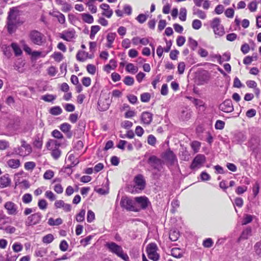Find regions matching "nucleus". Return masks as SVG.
I'll list each match as a JSON object with an SVG mask.
<instances>
[{
	"label": "nucleus",
	"instance_id": "bb28decb",
	"mask_svg": "<svg viewBox=\"0 0 261 261\" xmlns=\"http://www.w3.org/2000/svg\"><path fill=\"white\" fill-rule=\"evenodd\" d=\"M11 47L13 50L14 55L16 57L20 56L22 54V51L17 43L15 42L12 43L11 44Z\"/></svg>",
	"mask_w": 261,
	"mask_h": 261
},
{
	"label": "nucleus",
	"instance_id": "774afa93",
	"mask_svg": "<svg viewBox=\"0 0 261 261\" xmlns=\"http://www.w3.org/2000/svg\"><path fill=\"white\" fill-rule=\"evenodd\" d=\"M156 142L155 137L152 135H149L147 138V143L151 146H154Z\"/></svg>",
	"mask_w": 261,
	"mask_h": 261
},
{
	"label": "nucleus",
	"instance_id": "13d9d810",
	"mask_svg": "<svg viewBox=\"0 0 261 261\" xmlns=\"http://www.w3.org/2000/svg\"><path fill=\"white\" fill-rule=\"evenodd\" d=\"M124 83L127 86H132L134 83V79L130 76H126L123 80Z\"/></svg>",
	"mask_w": 261,
	"mask_h": 261
},
{
	"label": "nucleus",
	"instance_id": "864d4df0",
	"mask_svg": "<svg viewBox=\"0 0 261 261\" xmlns=\"http://www.w3.org/2000/svg\"><path fill=\"white\" fill-rule=\"evenodd\" d=\"M201 146V143L197 141H194L191 143V147L195 152H198Z\"/></svg>",
	"mask_w": 261,
	"mask_h": 261
},
{
	"label": "nucleus",
	"instance_id": "2f4dec72",
	"mask_svg": "<svg viewBox=\"0 0 261 261\" xmlns=\"http://www.w3.org/2000/svg\"><path fill=\"white\" fill-rule=\"evenodd\" d=\"M9 224V219L8 217L4 216L0 218V229H5Z\"/></svg>",
	"mask_w": 261,
	"mask_h": 261
},
{
	"label": "nucleus",
	"instance_id": "79ce46f5",
	"mask_svg": "<svg viewBox=\"0 0 261 261\" xmlns=\"http://www.w3.org/2000/svg\"><path fill=\"white\" fill-rule=\"evenodd\" d=\"M100 27L99 25H92L91 27V32L90 34V38L91 39L93 40L95 35L100 30Z\"/></svg>",
	"mask_w": 261,
	"mask_h": 261
},
{
	"label": "nucleus",
	"instance_id": "6e6d98bb",
	"mask_svg": "<svg viewBox=\"0 0 261 261\" xmlns=\"http://www.w3.org/2000/svg\"><path fill=\"white\" fill-rule=\"evenodd\" d=\"M254 249L255 253L261 257V241L258 242L255 244Z\"/></svg>",
	"mask_w": 261,
	"mask_h": 261
},
{
	"label": "nucleus",
	"instance_id": "cd10ccee",
	"mask_svg": "<svg viewBox=\"0 0 261 261\" xmlns=\"http://www.w3.org/2000/svg\"><path fill=\"white\" fill-rule=\"evenodd\" d=\"M252 229L250 227H247L245 229H244L241 236L239 238V240H246L250 236H251L252 233Z\"/></svg>",
	"mask_w": 261,
	"mask_h": 261
},
{
	"label": "nucleus",
	"instance_id": "f8f14e48",
	"mask_svg": "<svg viewBox=\"0 0 261 261\" xmlns=\"http://www.w3.org/2000/svg\"><path fill=\"white\" fill-rule=\"evenodd\" d=\"M4 207L7 210V214L9 215H15L18 213L17 205L12 201L6 202Z\"/></svg>",
	"mask_w": 261,
	"mask_h": 261
},
{
	"label": "nucleus",
	"instance_id": "423d86ee",
	"mask_svg": "<svg viewBox=\"0 0 261 261\" xmlns=\"http://www.w3.org/2000/svg\"><path fill=\"white\" fill-rule=\"evenodd\" d=\"M145 187V180H134L133 184L127 187V191L131 193H139Z\"/></svg>",
	"mask_w": 261,
	"mask_h": 261
},
{
	"label": "nucleus",
	"instance_id": "49530a36",
	"mask_svg": "<svg viewBox=\"0 0 261 261\" xmlns=\"http://www.w3.org/2000/svg\"><path fill=\"white\" fill-rule=\"evenodd\" d=\"M56 95H54L51 94H46L42 96L41 99L46 102H52L53 101L56 99Z\"/></svg>",
	"mask_w": 261,
	"mask_h": 261
},
{
	"label": "nucleus",
	"instance_id": "473e14b6",
	"mask_svg": "<svg viewBox=\"0 0 261 261\" xmlns=\"http://www.w3.org/2000/svg\"><path fill=\"white\" fill-rule=\"evenodd\" d=\"M82 18L83 20L87 23H92L94 21L93 16L88 13L82 14Z\"/></svg>",
	"mask_w": 261,
	"mask_h": 261
},
{
	"label": "nucleus",
	"instance_id": "e2e57ef3",
	"mask_svg": "<svg viewBox=\"0 0 261 261\" xmlns=\"http://www.w3.org/2000/svg\"><path fill=\"white\" fill-rule=\"evenodd\" d=\"M51 135L55 138L62 139L64 138L63 134L58 130L55 129L51 133Z\"/></svg>",
	"mask_w": 261,
	"mask_h": 261
},
{
	"label": "nucleus",
	"instance_id": "603ef678",
	"mask_svg": "<svg viewBox=\"0 0 261 261\" xmlns=\"http://www.w3.org/2000/svg\"><path fill=\"white\" fill-rule=\"evenodd\" d=\"M22 202L24 203H29L32 200V195L29 193L25 194L22 197Z\"/></svg>",
	"mask_w": 261,
	"mask_h": 261
},
{
	"label": "nucleus",
	"instance_id": "5fc2aeb1",
	"mask_svg": "<svg viewBox=\"0 0 261 261\" xmlns=\"http://www.w3.org/2000/svg\"><path fill=\"white\" fill-rule=\"evenodd\" d=\"M20 43L22 45L23 49L24 51L28 55H31L32 51L31 48L25 43L24 40H21Z\"/></svg>",
	"mask_w": 261,
	"mask_h": 261
},
{
	"label": "nucleus",
	"instance_id": "aec40b11",
	"mask_svg": "<svg viewBox=\"0 0 261 261\" xmlns=\"http://www.w3.org/2000/svg\"><path fill=\"white\" fill-rule=\"evenodd\" d=\"M152 116L153 115L149 112H143L141 116L142 122L146 125H149L152 120Z\"/></svg>",
	"mask_w": 261,
	"mask_h": 261
},
{
	"label": "nucleus",
	"instance_id": "bf43d9fd",
	"mask_svg": "<svg viewBox=\"0 0 261 261\" xmlns=\"http://www.w3.org/2000/svg\"><path fill=\"white\" fill-rule=\"evenodd\" d=\"M54 176V172L51 170H47L44 173L43 177L45 179H51Z\"/></svg>",
	"mask_w": 261,
	"mask_h": 261
},
{
	"label": "nucleus",
	"instance_id": "a211bd4d",
	"mask_svg": "<svg viewBox=\"0 0 261 261\" xmlns=\"http://www.w3.org/2000/svg\"><path fill=\"white\" fill-rule=\"evenodd\" d=\"M102 187L96 186L94 188L95 191L101 195H105L109 193V180H107L105 183L102 184Z\"/></svg>",
	"mask_w": 261,
	"mask_h": 261
},
{
	"label": "nucleus",
	"instance_id": "4be33fe9",
	"mask_svg": "<svg viewBox=\"0 0 261 261\" xmlns=\"http://www.w3.org/2000/svg\"><path fill=\"white\" fill-rule=\"evenodd\" d=\"M246 136L244 133L238 132L234 135L233 142L237 144H241L246 140Z\"/></svg>",
	"mask_w": 261,
	"mask_h": 261
},
{
	"label": "nucleus",
	"instance_id": "c9c22d12",
	"mask_svg": "<svg viewBox=\"0 0 261 261\" xmlns=\"http://www.w3.org/2000/svg\"><path fill=\"white\" fill-rule=\"evenodd\" d=\"M21 147L24 149V151L28 155L30 154L32 151L31 146L30 144H27L26 141L24 140H21Z\"/></svg>",
	"mask_w": 261,
	"mask_h": 261
},
{
	"label": "nucleus",
	"instance_id": "72a5a7b5",
	"mask_svg": "<svg viewBox=\"0 0 261 261\" xmlns=\"http://www.w3.org/2000/svg\"><path fill=\"white\" fill-rule=\"evenodd\" d=\"M125 69L128 72L135 74L138 71V68L133 63H128L126 66Z\"/></svg>",
	"mask_w": 261,
	"mask_h": 261
},
{
	"label": "nucleus",
	"instance_id": "f03ea898",
	"mask_svg": "<svg viewBox=\"0 0 261 261\" xmlns=\"http://www.w3.org/2000/svg\"><path fill=\"white\" fill-rule=\"evenodd\" d=\"M147 164L154 170L161 171L163 169L164 162L154 155H152L147 160Z\"/></svg>",
	"mask_w": 261,
	"mask_h": 261
},
{
	"label": "nucleus",
	"instance_id": "1a4fd4ad",
	"mask_svg": "<svg viewBox=\"0 0 261 261\" xmlns=\"http://www.w3.org/2000/svg\"><path fill=\"white\" fill-rule=\"evenodd\" d=\"M42 217V215L39 212L34 213L29 216L25 222V225L31 226L39 223Z\"/></svg>",
	"mask_w": 261,
	"mask_h": 261
},
{
	"label": "nucleus",
	"instance_id": "a18cd8bd",
	"mask_svg": "<svg viewBox=\"0 0 261 261\" xmlns=\"http://www.w3.org/2000/svg\"><path fill=\"white\" fill-rule=\"evenodd\" d=\"M179 237V232L173 230H171L169 233V239L171 241L174 242L177 240Z\"/></svg>",
	"mask_w": 261,
	"mask_h": 261
},
{
	"label": "nucleus",
	"instance_id": "ddd939ff",
	"mask_svg": "<svg viewBox=\"0 0 261 261\" xmlns=\"http://www.w3.org/2000/svg\"><path fill=\"white\" fill-rule=\"evenodd\" d=\"M219 109L225 113H230L233 111V107L232 101L230 99H226L223 102L220 104Z\"/></svg>",
	"mask_w": 261,
	"mask_h": 261
},
{
	"label": "nucleus",
	"instance_id": "0e129e2a",
	"mask_svg": "<svg viewBox=\"0 0 261 261\" xmlns=\"http://www.w3.org/2000/svg\"><path fill=\"white\" fill-rule=\"evenodd\" d=\"M150 99V94L149 93H143L141 95V100L143 102H147Z\"/></svg>",
	"mask_w": 261,
	"mask_h": 261
},
{
	"label": "nucleus",
	"instance_id": "9b49d317",
	"mask_svg": "<svg viewBox=\"0 0 261 261\" xmlns=\"http://www.w3.org/2000/svg\"><path fill=\"white\" fill-rule=\"evenodd\" d=\"M135 200L142 210L146 209L148 206L151 205L148 198L146 196L136 197Z\"/></svg>",
	"mask_w": 261,
	"mask_h": 261
},
{
	"label": "nucleus",
	"instance_id": "de8ad7c7",
	"mask_svg": "<svg viewBox=\"0 0 261 261\" xmlns=\"http://www.w3.org/2000/svg\"><path fill=\"white\" fill-rule=\"evenodd\" d=\"M79 163V160L77 159H75L74 161L71 162L70 167H68L65 168V172H67L68 174H70L71 173V167L75 166Z\"/></svg>",
	"mask_w": 261,
	"mask_h": 261
},
{
	"label": "nucleus",
	"instance_id": "7ed1b4c3",
	"mask_svg": "<svg viewBox=\"0 0 261 261\" xmlns=\"http://www.w3.org/2000/svg\"><path fill=\"white\" fill-rule=\"evenodd\" d=\"M161 157L168 164L171 166L174 165L177 163L176 155L170 148L167 149L163 152L161 154Z\"/></svg>",
	"mask_w": 261,
	"mask_h": 261
},
{
	"label": "nucleus",
	"instance_id": "b1692460",
	"mask_svg": "<svg viewBox=\"0 0 261 261\" xmlns=\"http://www.w3.org/2000/svg\"><path fill=\"white\" fill-rule=\"evenodd\" d=\"M61 144L56 140L50 139L46 144V147L47 149L50 148H59Z\"/></svg>",
	"mask_w": 261,
	"mask_h": 261
},
{
	"label": "nucleus",
	"instance_id": "052dcab7",
	"mask_svg": "<svg viewBox=\"0 0 261 261\" xmlns=\"http://www.w3.org/2000/svg\"><path fill=\"white\" fill-rule=\"evenodd\" d=\"M7 30L9 33H12L13 32L15 22L7 20Z\"/></svg>",
	"mask_w": 261,
	"mask_h": 261
},
{
	"label": "nucleus",
	"instance_id": "c756f323",
	"mask_svg": "<svg viewBox=\"0 0 261 261\" xmlns=\"http://www.w3.org/2000/svg\"><path fill=\"white\" fill-rule=\"evenodd\" d=\"M116 36V34L115 33H110L107 35V40L108 44L107 46L108 47L111 48L112 47V43H113Z\"/></svg>",
	"mask_w": 261,
	"mask_h": 261
},
{
	"label": "nucleus",
	"instance_id": "09e8293b",
	"mask_svg": "<svg viewBox=\"0 0 261 261\" xmlns=\"http://www.w3.org/2000/svg\"><path fill=\"white\" fill-rule=\"evenodd\" d=\"M54 237L52 234H48L42 238V242L45 244H49L53 241Z\"/></svg>",
	"mask_w": 261,
	"mask_h": 261
},
{
	"label": "nucleus",
	"instance_id": "338daca9",
	"mask_svg": "<svg viewBox=\"0 0 261 261\" xmlns=\"http://www.w3.org/2000/svg\"><path fill=\"white\" fill-rule=\"evenodd\" d=\"M95 219V214L91 210H89L87 213V220L89 223L92 222Z\"/></svg>",
	"mask_w": 261,
	"mask_h": 261
},
{
	"label": "nucleus",
	"instance_id": "69168bd1",
	"mask_svg": "<svg viewBox=\"0 0 261 261\" xmlns=\"http://www.w3.org/2000/svg\"><path fill=\"white\" fill-rule=\"evenodd\" d=\"M225 126V122L223 121L218 120L215 124V127L216 129H222Z\"/></svg>",
	"mask_w": 261,
	"mask_h": 261
},
{
	"label": "nucleus",
	"instance_id": "a19ab883",
	"mask_svg": "<svg viewBox=\"0 0 261 261\" xmlns=\"http://www.w3.org/2000/svg\"><path fill=\"white\" fill-rule=\"evenodd\" d=\"M193 14L197 15V16L202 19H204L206 17V14L205 12L199 9H194Z\"/></svg>",
	"mask_w": 261,
	"mask_h": 261
},
{
	"label": "nucleus",
	"instance_id": "9d476101",
	"mask_svg": "<svg viewBox=\"0 0 261 261\" xmlns=\"http://www.w3.org/2000/svg\"><path fill=\"white\" fill-rule=\"evenodd\" d=\"M260 140L258 137L253 135L248 143V147L253 152H257Z\"/></svg>",
	"mask_w": 261,
	"mask_h": 261
},
{
	"label": "nucleus",
	"instance_id": "c03bdc74",
	"mask_svg": "<svg viewBox=\"0 0 261 261\" xmlns=\"http://www.w3.org/2000/svg\"><path fill=\"white\" fill-rule=\"evenodd\" d=\"M63 222L62 219L59 218L54 220L53 218H50L48 221V224L50 226L59 225Z\"/></svg>",
	"mask_w": 261,
	"mask_h": 261
},
{
	"label": "nucleus",
	"instance_id": "7c9ffc66",
	"mask_svg": "<svg viewBox=\"0 0 261 261\" xmlns=\"http://www.w3.org/2000/svg\"><path fill=\"white\" fill-rule=\"evenodd\" d=\"M2 49L4 55L7 57L8 58H10L12 56V54L11 49V45L9 46L7 45H3L2 46Z\"/></svg>",
	"mask_w": 261,
	"mask_h": 261
},
{
	"label": "nucleus",
	"instance_id": "a878e982",
	"mask_svg": "<svg viewBox=\"0 0 261 261\" xmlns=\"http://www.w3.org/2000/svg\"><path fill=\"white\" fill-rule=\"evenodd\" d=\"M7 165L11 168L16 169L20 165V162L18 159H10L7 161Z\"/></svg>",
	"mask_w": 261,
	"mask_h": 261
},
{
	"label": "nucleus",
	"instance_id": "6e6552de",
	"mask_svg": "<svg viewBox=\"0 0 261 261\" xmlns=\"http://www.w3.org/2000/svg\"><path fill=\"white\" fill-rule=\"evenodd\" d=\"M120 205L122 208H124L127 211L134 212L138 211L137 208H135L133 200L127 197H122L121 198Z\"/></svg>",
	"mask_w": 261,
	"mask_h": 261
},
{
	"label": "nucleus",
	"instance_id": "37998d69",
	"mask_svg": "<svg viewBox=\"0 0 261 261\" xmlns=\"http://www.w3.org/2000/svg\"><path fill=\"white\" fill-rule=\"evenodd\" d=\"M47 252V249L45 247H40L35 251V255L37 257H42L44 256Z\"/></svg>",
	"mask_w": 261,
	"mask_h": 261
},
{
	"label": "nucleus",
	"instance_id": "0eeeda50",
	"mask_svg": "<svg viewBox=\"0 0 261 261\" xmlns=\"http://www.w3.org/2000/svg\"><path fill=\"white\" fill-rule=\"evenodd\" d=\"M30 38L33 43L40 45L44 41V35L36 30H33L30 33Z\"/></svg>",
	"mask_w": 261,
	"mask_h": 261
},
{
	"label": "nucleus",
	"instance_id": "2eb2a0df",
	"mask_svg": "<svg viewBox=\"0 0 261 261\" xmlns=\"http://www.w3.org/2000/svg\"><path fill=\"white\" fill-rule=\"evenodd\" d=\"M210 79V76L207 71H204L200 73L197 78L198 84L203 85L208 83Z\"/></svg>",
	"mask_w": 261,
	"mask_h": 261
},
{
	"label": "nucleus",
	"instance_id": "4d7b16f0",
	"mask_svg": "<svg viewBox=\"0 0 261 261\" xmlns=\"http://www.w3.org/2000/svg\"><path fill=\"white\" fill-rule=\"evenodd\" d=\"M52 57L58 62H60L63 59V55L60 52H55L52 55Z\"/></svg>",
	"mask_w": 261,
	"mask_h": 261
},
{
	"label": "nucleus",
	"instance_id": "f3484780",
	"mask_svg": "<svg viewBox=\"0 0 261 261\" xmlns=\"http://www.w3.org/2000/svg\"><path fill=\"white\" fill-rule=\"evenodd\" d=\"M75 32L74 30L64 31L60 34V38L67 41H71L75 37Z\"/></svg>",
	"mask_w": 261,
	"mask_h": 261
},
{
	"label": "nucleus",
	"instance_id": "680f3d73",
	"mask_svg": "<svg viewBox=\"0 0 261 261\" xmlns=\"http://www.w3.org/2000/svg\"><path fill=\"white\" fill-rule=\"evenodd\" d=\"M192 27L194 29L199 30L202 26L201 21L198 19H194L192 22Z\"/></svg>",
	"mask_w": 261,
	"mask_h": 261
},
{
	"label": "nucleus",
	"instance_id": "4468645a",
	"mask_svg": "<svg viewBox=\"0 0 261 261\" xmlns=\"http://www.w3.org/2000/svg\"><path fill=\"white\" fill-rule=\"evenodd\" d=\"M205 162V156L201 154L197 155L193 159L191 167L192 168H199Z\"/></svg>",
	"mask_w": 261,
	"mask_h": 261
},
{
	"label": "nucleus",
	"instance_id": "58836bf2",
	"mask_svg": "<svg viewBox=\"0 0 261 261\" xmlns=\"http://www.w3.org/2000/svg\"><path fill=\"white\" fill-rule=\"evenodd\" d=\"M13 152L15 154L21 156H25L28 155L27 153L25 152L24 149L21 147V146L14 148L13 149Z\"/></svg>",
	"mask_w": 261,
	"mask_h": 261
},
{
	"label": "nucleus",
	"instance_id": "6ab92c4d",
	"mask_svg": "<svg viewBox=\"0 0 261 261\" xmlns=\"http://www.w3.org/2000/svg\"><path fill=\"white\" fill-rule=\"evenodd\" d=\"M61 130L65 134L68 138H70L72 137V133L71 132V125L66 122L61 124L60 126Z\"/></svg>",
	"mask_w": 261,
	"mask_h": 261
},
{
	"label": "nucleus",
	"instance_id": "f704fd0d",
	"mask_svg": "<svg viewBox=\"0 0 261 261\" xmlns=\"http://www.w3.org/2000/svg\"><path fill=\"white\" fill-rule=\"evenodd\" d=\"M51 150V155L56 160H58L61 156V151L59 148H50Z\"/></svg>",
	"mask_w": 261,
	"mask_h": 261
},
{
	"label": "nucleus",
	"instance_id": "3c124183",
	"mask_svg": "<svg viewBox=\"0 0 261 261\" xmlns=\"http://www.w3.org/2000/svg\"><path fill=\"white\" fill-rule=\"evenodd\" d=\"M187 17V10L185 8H181L180 9L179 18L181 21H185Z\"/></svg>",
	"mask_w": 261,
	"mask_h": 261
},
{
	"label": "nucleus",
	"instance_id": "4c0bfd02",
	"mask_svg": "<svg viewBox=\"0 0 261 261\" xmlns=\"http://www.w3.org/2000/svg\"><path fill=\"white\" fill-rule=\"evenodd\" d=\"M188 42L190 48L193 51L195 50L198 46L197 41L190 37L188 38Z\"/></svg>",
	"mask_w": 261,
	"mask_h": 261
},
{
	"label": "nucleus",
	"instance_id": "5701e85b",
	"mask_svg": "<svg viewBox=\"0 0 261 261\" xmlns=\"http://www.w3.org/2000/svg\"><path fill=\"white\" fill-rule=\"evenodd\" d=\"M42 139V137L39 134H37L35 136V140L33 142L34 146L38 149H41L43 145Z\"/></svg>",
	"mask_w": 261,
	"mask_h": 261
},
{
	"label": "nucleus",
	"instance_id": "393cba45",
	"mask_svg": "<svg viewBox=\"0 0 261 261\" xmlns=\"http://www.w3.org/2000/svg\"><path fill=\"white\" fill-rule=\"evenodd\" d=\"M184 252L179 248H173L171 250V254L173 257L180 258L183 256Z\"/></svg>",
	"mask_w": 261,
	"mask_h": 261
},
{
	"label": "nucleus",
	"instance_id": "8fccbe9b",
	"mask_svg": "<svg viewBox=\"0 0 261 261\" xmlns=\"http://www.w3.org/2000/svg\"><path fill=\"white\" fill-rule=\"evenodd\" d=\"M85 210H82L76 216V220L77 222H83L85 220Z\"/></svg>",
	"mask_w": 261,
	"mask_h": 261
},
{
	"label": "nucleus",
	"instance_id": "c85d7f7f",
	"mask_svg": "<svg viewBox=\"0 0 261 261\" xmlns=\"http://www.w3.org/2000/svg\"><path fill=\"white\" fill-rule=\"evenodd\" d=\"M191 116V112L188 110H184L181 112L179 118L182 121L188 120Z\"/></svg>",
	"mask_w": 261,
	"mask_h": 261
},
{
	"label": "nucleus",
	"instance_id": "dca6fc26",
	"mask_svg": "<svg viewBox=\"0 0 261 261\" xmlns=\"http://www.w3.org/2000/svg\"><path fill=\"white\" fill-rule=\"evenodd\" d=\"M18 12L19 11L17 7L11 8L8 12V15L7 18V20L15 22L18 16Z\"/></svg>",
	"mask_w": 261,
	"mask_h": 261
},
{
	"label": "nucleus",
	"instance_id": "e433bc0d",
	"mask_svg": "<svg viewBox=\"0 0 261 261\" xmlns=\"http://www.w3.org/2000/svg\"><path fill=\"white\" fill-rule=\"evenodd\" d=\"M62 113V109L59 106L51 107L49 110V113L53 115L57 116Z\"/></svg>",
	"mask_w": 261,
	"mask_h": 261
},
{
	"label": "nucleus",
	"instance_id": "39448f33",
	"mask_svg": "<svg viewBox=\"0 0 261 261\" xmlns=\"http://www.w3.org/2000/svg\"><path fill=\"white\" fill-rule=\"evenodd\" d=\"M220 19L218 17L214 18L211 22V27L213 29L215 35L219 36H222L224 33V29L220 24Z\"/></svg>",
	"mask_w": 261,
	"mask_h": 261
},
{
	"label": "nucleus",
	"instance_id": "f257e3e1",
	"mask_svg": "<svg viewBox=\"0 0 261 261\" xmlns=\"http://www.w3.org/2000/svg\"><path fill=\"white\" fill-rule=\"evenodd\" d=\"M106 247L109 251L113 254H116L124 261H129L128 255L124 253L122 247L113 242H108Z\"/></svg>",
	"mask_w": 261,
	"mask_h": 261
},
{
	"label": "nucleus",
	"instance_id": "412c9836",
	"mask_svg": "<svg viewBox=\"0 0 261 261\" xmlns=\"http://www.w3.org/2000/svg\"><path fill=\"white\" fill-rule=\"evenodd\" d=\"M55 206L57 208H62L66 212H70L71 209V205L65 203L62 200L56 201L55 203Z\"/></svg>",
	"mask_w": 261,
	"mask_h": 261
},
{
	"label": "nucleus",
	"instance_id": "ea45409f",
	"mask_svg": "<svg viewBox=\"0 0 261 261\" xmlns=\"http://www.w3.org/2000/svg\"><path fill=\"white\" fill-rule=\"evenodd\" d=\"M215 60H217L218 63L220 64H221L223 62L222 56L220 55H216L214 54H210L209 56V60L212 62H215Z\"/></svg>",
	"mask_w": 261,
	"mask_h": 261
},
{
	"label": "nucleus",
	"instance_id": "20e7f679",
	"mask_svg": "<svg viewBox=\"0 0 261 261\" xmlns=\"http://www.w3.org/2000/svg\"><path fill=\"white\" fill-rule=\"evenodd\" d=\"M158 247L155 243H151L146 247V252L148 258L153 261H158L160 258V255L157 253Z\"/></svg>",
	"mask_w": 261,
	"mask_h": 261
}]
</instances>
